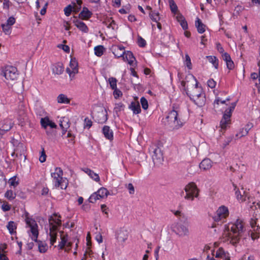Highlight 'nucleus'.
<instances>
[{"label":"nucleus","mask_w":260,"mask_h":260,"mask_svg":"<svg viewBox=\"0 0 260 260\" xmlns=\"http://www.w3.org/2000/svg\"><path fill=\"white\" fill-rule=\"evenodd\" d=\"M15 18L14 17L11 16L8 19L5 24L12 26L15 23Z\"/></svg>","instance_id":"bf43d9fd"},{"label":"nucleus","mask_w":260,"mask_h":260,"mask_svg":"<svg viewBox=\"0 0 260 260\" xmlns=\"http://www.w3.org/2000/svg\"><path fill=\"white\" fill-rule=\"evenodd\" d=\"M258 219L256 218H251L250 220V225L253 231H258L260 229V226L257 225V221Z\"/></svg>","instance_id":"c9c22d12"},{"label":"nucleus","mask_w":260,"mask_h":260,"mask_svg":"<svg viewBox=\"0 0 260 260\" xmlns=\"http://www.w3.org/2000/svg\"><path fill=\"white\" fill-rule=\"evenodd\" d=\"M7 228L9 230L10 234H13L14 230L16 229V225L15 223L13 221H10L7 225Z\"/></svg>","instance_id":"58836bf2"},{"label":"nucleus","mask_w":260,"mask_h":260,"mask_svg":"<svg viewBox=\"0 0 260 260\" xmlns=\"http://www.w3.org/2000/svg\"><path fill=\"white\" fill-rule=\"evenodd\" d=\"M110 23L108 24L107 22H105L106 25H107V27L110 28H111L113 30L115 29V22L113 20H111L109 21Z\"/></svg>","instance_id":"052dcab7"},{"label":"nucleus","mask_w":260,"mask_h":260,"mask_svg":"<svg viewBox=\"0 0 260 260\" xmlns=\"http://www.w3.org/2000/svg\"><path fill=\"white\" fill-rule=\"evenodd\" d=\"M8 183L10 184V186H12L14 187L17 186L19 184L18 180H17L16 176L11 177L9 180Z\"/></svg>","instance_id":"79ce46f5"},{"label":"nucleus","mask_w":260,"mask_h":260,"mask_svg":"<svg viewBox=\"0 0 260 260\" xmlns=\"http://www.w3.org/2000/svg\"><path fill=\"white\" fill-rule=\"evenodd\" d=\"M41 124L42 127L46 128L48 126L51 128H56V125L52 121L50 120L48 117L42 118L41 119Z\"/></svg>","instance_id":"412c9836"},{"label":"nucleus","mask_w":260,"mask_h":260,"mask_svg":"<svg viewBox=\"0 0 260 260\" xmlns=\"http://www.w3.org/2000/svg\"><path fill=\"white\" fill-rule=\"evenodd\" d=\"M185 64L188 69H191L192 64L191 62V59L188 54H185Z\"/></svg>","instance_id":"864d4df0"},{"label":"nucleus","mask_w":260,"mask_h":260,"mask_svg":"<svg viewBox=\"0 0 260 260\" xmlns=\"http://www.w3.org/2000/svg\"><path fill=\"white\" fill-rule=\"evenodd\" d=\"M204 93L201 87H193L190 91H186V93L190 98L191 100H193L198 96L199 94Z\"/></svg>","instance_id":"2eb2a0df"},{"label":"nucleus","mask_w":260,"mask_h":260,"mask_svg":"<svg viewBox=\"0 0 260 260\" xmlns=\"http://www.w3.org/2000/svg\"><path fill=\"white\" fill-rule=\"evenodd\" d=\"M127 188L128 189L129 193L131 194H134L135 192V188L132 183H128Z\"/></svg>","instance_id":"338daca9"},{"label":"nucleus","mask_w":260,"mask_h":260,"mask_svg":"<svg viewBox=\"0 0 260 260\" xmlns=\"http://www.w3.org/2000/svg\"><path fill=\"white\" fill-rule=\"evenodd\" d=\"M102 132L106 139L110 141L113 139V132L109 126L105 125L103 127Z\"/></svg>","instance_id":"4be33fe9"},{"label":"nucleus","mask_w":260,"mask_h":260,"mask_svg":"<svg viewBox=\"0 0 260 260\" xmlns=\"http://www.w3.org/2000/svg\"><path fill=\"white\" fill-rule=\"evenodd\" d=\"M11 142L14 147V151L16 152V157L20 160L23 158L24 161L26 158V156L25 154L26 147L23 143L14 138L12 139Z\"/></svg>","instance_id":"423d86ee"},{"label":"nucleus","mask_w":260,"mask_h":260,"mask_svg":"<svg viewBox=\"0 0 260 260\" xmlns=\"http://www.w3.org/2000/svg\"><path fill=\"white\" fill-rule=\"evenodd\" d=\"M214 255V254H213ZM215 256L216 258H221L224 260H230L229 253L224 251V250L220 247L216 251Z\"/></svg>","instance_id":"dca6fc26"},{"label":"nucleus","mask_w":260,"mask_h":260,"mask_svg":"<svg viewBox=\"0 0 260 260\" xmlns=\"http://www.w3.org/2000/svg\"><path fill=\"white\" fill-rule=\"evenodd\" d=\"M59 48L62 49L66 52H69L70 51V47L68 45L59 44L57 46Z\"/></svg>","instance_id":"0e129e2a"},{"label":"nucleus","mask_w":260,"mask_h":260,"mask_svg":"<svg viewBox=\"0 0 260 260\" xmlns=\"http://www.w3.org/2000/svg\"><path fill=\"white\" fill-rule=\"evenodd\" d=\"M84 172L87 174L94 181L98 182L100 181V177L96 173H94L89 169L86 168L84 170Z\"/></svg>","instance_id":"2f4dec72"},{"label":"nucleus","mask_w":260,"mask_h":260,"mask_svg":"<svg viewBox=\"0 0 260 260\" xmlns=\"http://www.w3.org/2000/svg\"><path fill=\"white\" fill-rule=\"evenodd\" d=\"M196 26L197 28L198 31L200 34H203L205 31V25L204 24L201 19L197 18L196 22Z\"/></svg>","instance_id":"cd10ccee"},{"label":"nucleus","mask_w":260,"mask_h":260,"mask_svg":"<svg viewBox=\"0 0 260 260\" xmlns=\"http://www.w3.org/2000/svg\"><path fill=\"white\" fill-rule=\"evenodd\" d=\"M13 122L10 119L6 118L0 121V136L10 131L13 125Z\"/></svg>","instance_id":"9b49d317"},{"label":"nucleus","mask_w":260,"mask_h":260,"mask_svg":"<svg viewBox=\"0 0 260 260\" xmlns=\"http://www.w3.org/2000/svg\"><path fill=\"white\" fill-rule=\"evenodd\" d=\"M151 19L156 22L159 20V14L158 13L153 12H152L149 14Z\"/></svg>","instance_id":"09e8293b"},{"label":"nucleus","mask_w":260,"mask_h":260,"mask_svg":"<svg viewBox=\"0 0 260 260\" xmlns=\"http://www.w3.org/2000/svg\"><path fill=\"white\" fill-rule=\"evenodd\" d=\"M22 110H18V119L20 121V124L23 125V123L27 120V116L26 115L25 110L23 104H21Z\"/></svg>","instance_id":"aec40b11"},{"label":"nucleus","mask_w":260,"mask_h":260,"mask_svg":"<svg viewBox=\"0 0 260 260\" xmlns=\"http://www.w3.org/2000/svg\"><path fill=\"white\" fill-rule=\"evenodd\" d=\"M236 102L232 103L231 106L225 111L220 123L222 129H225L228 125L230 123V118L232 115V113L236 106Z\"/></svg>","instance_id":"6e6552de"},{"label":"nucleus","mask_w":260,"mask_h":260,"mask_svg":"<svg viewBox=\"0 0 260 260\" xmlns=\"http://www.w3.org/2000/svg\"><path fill=\"white\" fill-rule=\"evenodd\" d=\"M123 108H124L123 104L121 103H119L116 104L115 108H114V110L116 112H119V111H120L123 110Z\"/></svg>","instance_id":"13d9d810"},{"label":"nucleus","mask_w":260,"mask_h":260,"mask_svg":"<svg viewBox=\"0 0 260 260\" xmlns=\"http://www.w3.org/2000/svg\"><path fill=\"white\" fill-rule=\"evenodd\" d=\"M53 73L57 74L60 75L63 72V68L62 67V64L61 63H57L53 66L52 68Z\"/></svg>","instance_id":"7c9ffc66"},{"label":"nucleus","mask_w":260,"mask_h":260,"mask_svg":"<svg viewBox=\"0 0 260 260\" xmlns=\"http://www.w3.org/2000/svg\"><path fill=\"white\" fill-rule=\"evenodd\" d=\"M113 92V95L115 99H117L119 97H120V96H122V92L120 90H119L117 88H115Z\"/></svg>","instance_id":"680f3d73"},{"label":"nucleus","mask_w":260,"mask_h":260,"mask_svg":"<svg viewBox=\"0 0 260 260\" xmlns=\"http://www.w3.org/2000/svg\"><path fill=\"white\" fill-rule=\"evenodd\" d=\"M174 232L179 237L187 236L189 234L188 226L182 223H178L176 225Z\"/></svg>","instance_id":"ddd939ff"},{"label":"nucleus","mask_w":260,"mask_h":260,"mask_svg":"<svg viewBox=\"0 0 260 260\" xmlns=\"http://www.w3.org/2000/svg\"><path fill=\"white\" fill-rule=\"evenodd\" d=\"M96 193H97L100 198H104L107 197L109 191L106 188L102 187L96 192Z\"/></svg>","instance_id":"72a5a7b5"},{"label":"nucleus","mask_w":260,"mask_h":260,"mask_svg":"<svg viewBox=\"0 0 260 260\" xmlns=\"http://www.w3.org/2000/svg\"><path fill=\"white\" fill-rule=\"evenodd\" d=\"M138 45L141 47H144L146 44L145 40L143 39L141 37L139 36L138 39Z\"/></svg>","instance_id":"6e6d98bb"},{"label":"nucleus","mask_w":260,"mask_h":260,"mask_svg":"<svg viewBox=\"0 0 260 260\" xmlns=\"http://www.w3.org/2000/svg\"><path fill=\"white\" fill-rule=\"evenodd\" d=\"M104 48L102 45H99L94 47V53L99 57L101 56L103 54Z\"/></svg>","instance_id":"e433bc0d"},{"label":"nucleus","mask_w":260,"mask_h":260,"mask_svg":"<svg viewBox=\"0 0 260 260\" xmlns=\"http://www.w3.org/2000/svg\"><path fill=\"white\" fill-rule=\"evenodd\" d=\"M196 105L198 107L203 106L206 103V98L205 93L199 94V95L196 98L192 100Z\"/></svg>","instance_id":"f3484780"},{"label":"nucleus","mask_w":260,"mask_h":260,"mask_svg":"<svg viewBox=\"0 0 260 260\" xmlns=\"http://www.w3.org/2000/svg\"><path fill=\"white\" fill-rule=\"evenodd\" d=\"M113 53L117 58L123 57L125 53L124 47L122 46H115L113 48Z\"/></svg>","instance_id":"5701e85b"},{"label":"nucleus","mask_w":260,"mask_h":260,"mask_svg":"<svg viewBox=\"0 0 260 260\" xmlns=\"http://www.w3.org/2000/svg\"><path fill=\"white\" fill-rule=\"evenodd\" d=\"M92 122L90 119L86 117L84 121V127L89 128L92 126Z\"/></svg>","instance_id":"5fc2aeb1"},{"label":"nucleus","mask_w":260,"mask_h":260,"mask_svg":"<svg viewBox=\"0 0 260 260\" xmlns=\"http://www.w3.org/2000/svg\"><path fill=\"white\" fill-rule=\"evenodd\" d=\"M73 22L74 23L75 26L81 31L86 33L88 31V28L87 25L83 22L76 19L74 20Z\"/></svg>","instance_id":"393cba45"},{"label":"nucleus","mask_w":260,"mask_h":260,"mask_svg":"<svg viewBox=\"0 0 260 260\" xmlns=\"http://www.w3.org/2000/svg\"><path fill=\"white\" fill-rule=\"evenodd\" d=\"M70 66L72 70V72H73L74 75H75L76 74L78 73V62L75 58H71L70 63Z\"/></svg>","instance_id":"c756f323"},{"label":"nucleus","mask_w":260,"mask_h":260,"mask_svg":"<svg viewBox=\"0 0 260 260\" xmlns=\"http://www.w3.org/2000/svg\"><path fill=\"white\" fill-rule=\"evenodd\" d=\"M61 241L59 242L58 247L59 249H64L68 242V235H61Z\"/></svg>","instance_id":"473e14b6"},{"label":"nucleus","mask_w":260,"mask_h":260,"mask_svg":"<svg viewBox=\"0 0 260 260\" xmlns=\"http://www.w3.org/2000/svg\"><path fill=\"white\" fill-rule=\"evenodd\" d=\"M129 108L131 109L134 114H137L141 112V110L139 102H132L129 106Z\"/></svg>","instance_id":"bb28decb"},{"label":"nucleus","mask_w":260,"mask_h":260,"mask_svg":"<svg viewBox=\"0 0 260 260\" xmlns=\"http://www.w3.org/2000/svg\"><path fill=\"white\" fill-rule=\"evenodd\" d=\"M25 221L27 225L30 228V232L31 235L30 236L32 240L37 242L38 244V247L39 251L41 253L45 252L48 248L47 244L41 241L38 240L37 238L39 235L38 226L36 221L30 218L26 217Z\"/></svg>","instance_id":"f03ea898"},{"label":"nucleus","mask_w":260,"mask_h":260,"mask_svg":"<svg viewBox=\"0 0 260 260\" xmlns=\"http://www.w3.org/2000/svg\"><path fill=\"white\" fill-rule=\"evenodd\" d=\"M109 82L110 86L112 89L117 88H116L117 80L116 79V78H113V77H111L109 79Z\"/></svg>","instance_id":"de8ad7c7"},{"label":"nucleus","mask_w":260,"mask_h":260,"mask_svg":"<svg viewBox=\"0 0 260 260\" xmlns=\"http://www.w3.org/2000/svg\"><path fill=\"white\" fill-rule=\"evenodd\" d=\"M169 3L171 12L176 14L178 11V8L174 0H169Z\"/></svg>","instance_id":"a19ab883"},{"label":"nucleus","mask_w":260,"mask_h":260,"mask_svg":"<svg viewBox=\"0 0 260 260\" xmlns=\"http://www.w3.org/2000/svg\"><path fill=\"white\" fill-rule=\"evenodd\" d=\"M16 193L12 190H8L5 194V197L10 201L13 200L16 197Z\"/></svg>","instance_id":"4c0bfd02"},{"label":"nucleus","mask_w":260,"mask_h":260,"mask_svg":"<svg viewBox=\"0 0 260 260\" xmlns=\"http://www.w3.org/2000/svg\"><path fill=\"white\" fill-rule=\"evenodd\" d=\"M152 158L155 165L158 166L162 164L164 161V157L159 148L155 147L153 149Z\"/></svg>","instance_id":"f8f14e48"},{"label":"nucleus","mask_w":260,"mask_h":260,"mask_svg":"<svg viewBox=\"0 0 260 260\" xmlns=\"http://www.w3.org/2000/svg\"><path fill=\"white\" fill-rule=\"evenodd\" d=\"M3 75L8 81H14L17 79L18 75L16 67L8 66L3 70Z\"/></svg>","instance_id":"1a4fd4ad"},{"label":"nucleus","mask_w":260,"mask_h":260,"mask_svg":"<svg viewBox=\"0 0 260 260\" xmlns=\"http://www.w3.org/2000/svg\"><path fill=\"white\" fill-rule=\"evenodd\" d=\"M209 61L213 64L215 69L218 68V59L215 56H207Z\"/></svg>","instance_id":"ea45409f"},{"label":"nucleus","mask_w":260,"mask_h":260,"mask_svg":"<svg viewBox=\"0 0 260 260\" xmlns=\"http://www.w3.org/2000/svg\"><path fill=\"white\" fill-rule=\"evenodd\" d=\"M72 11V7L71 5H68L64 9V14L67 16H69L71 14Z\"/></svg>","instance_id":"4d7b16f0"},{"label":"nucleus","mask_w":260,"mask_h":260,"mask_svg":"<svg viewBox=\"0 0 260 260\" xmlns=\"http://www.w3.org/2000/svg\"><path fill=\"white\" fill-rule=\"evenodd\" d=\"M92 13L85 7L83 8L82 11L79 14V17L82 19L87 20L91 17Z\"/></svg>","instance_id":"b1692460"},{"label":"nucleus","mask_w":260,"mask_h":260,"mask_svg":"<svg viewBox=\"0 0 260 260\" xmlns=\"http://www.w3.org/2000/svg\"><path fill=\"white\" fill-rule=\"evenodd\" d=\"M229 215V211L228 207L225 206H221L217 210L213 219L215 221L218 222L223 220Z\"/></svg>","instance_id":"9d476101"},{"label":"nucleus","mask_w":260,"mask_h":260,"mask_svg":"<svg viewBox=\"0 0 260 260\" xmlns=\"http://www.w3.org/2000/svg\"><path fill=\"white\" fill-rule=\"evenodd\" d=\"M11 4V3L10 2V1L9 0H4V2H3L4 9L8 10L9 9Z\"/></svg>","instance_id":"774afa93"},{"label":"nucleus","mask_w":260,"mask_h":260,"mask_svg":"<svg viewBox=\"0 0 260 260\" xmlns=\"http://www.w3.org/2000/svg\"><path fill=\"white\" fill-rule=\"evenodd\" d=\"M230 98H228L226 99L225 100L221 101L219 98H217L214 102V108H216L217 107V106L219 105V102H220L221 104H224L226 101H230Z\"/></svg>","instance_id":"8fccbe9b"},{"label":"nucleus","mask_w":260,"mask_h":260,"mask_svg":"<svg viewBox=\"0 0 260 260\" xmlns=\"http://www.w3.org/2000/svg\"><path fill=\"white\" fill-rule=\"evenodd\" d=\"M140 102L142 105V107L144 110H146L148 109V104L147 100L144 98L142 97L140 99Z\"/></svg>","instance_id":"3c124183"},{"label":"nucleus","mask_w":260,"mask_h":260,"mask_svg":"<svg viewBox=\"0 0 260 260\" xmlns=\"http://www.w3.org/2000/svg\"><path fill=\"white\" fill-rule=\"evenodd\" d=\"M233 186L234 190L235 191V194L238 200L244 202L246 201V197L247 196V193L245 191L243 190V188H242V194L241 191L239 190L236 185L233 183Z\"/></svg>","instance_id":"4468645a"},{"label":"nucleus","mask_w":260,"mask_h":260,"mask_svg":"<svg viewBox=\"0 0 260 260\" xmlns=\"http://www.w3.org/2000/svg\"><path fill=\"white\" fill-rule=\"evenodd\" d=\"M57 102L61 104H69L70 102V100L63 94H60L57 96Z\"/></svg>","instance_id":"f704fd0d"},{"label":"nucleus","mask_w":260,"mask_h":260,"mask_svg":"<svg viewBox=\"0 0 260 260\" xmlns=\"http://www.w3.org/2000/svg\"><path fill=\"white\" fill-rule=\"evenodd\" d=\"M245 233V229L243 221L238 219L235 222L225 225L222 235L223 241L229 242L232 245H236Z\"/></svg>","instance_id":"f257e3e1"},{"label":"nucleus","mask_w":260,"mask_h":260,"mask_svg":"<svg viewBox=\"0 0 260 260\" xmlns=\"http://www.w3.org/2000/svg\"><path fill=\"white\" fill-rule=\"evenodd\" d=\"M62 175V170L60 168L58 167L55 168L54 172L51 174L52 178H53L55 187H60L61 189H65L68 186V181L66 178H63Z\"/></svg>","instance_id":"20e7f679"},{"label":"nucleus","mask_w":260,"mask_h":260,"mask_svg":"<svg viewBox=\"0 0 260 260\" xmlns=\"http://www.w3.org/2000/svg\"><path fill=\"white\" fill-rule=\"evenodd\" d=\"M41 149H42V151L41 153V155L39 157V160L42 163L46 161L47 156L45 153L44 148L42 147Z\"/></svg>","instance_id":"a18cd8bd"},{"label":"nucleus","mask_w":260,"mask_h":260,"mask_svg":"<svg viewBox=\"0 0 260 260\" xmlns=\"http://www.w3.org/2000/svg\"><path fill=\"white\" fill-rule=\"evenodd\" d=\"M178 19L182 28L184 30H186L188 28V24L186 21H185L183 17L182 16L180 17Z\"/></svg>","instance_id":"37998d69"},{"label":"nucleus","mask_w":260,"mask_h":260,"mask_svg":"<svg viewBox=\"0 0 260 260\" xmlns=\"http://www.w3.org/2000/svg\"><path fill=\"white\" fill-rule=\"evenodd\" d=\"M2 209L5 212L8 211L11 209V206L8 203H4L2 206Z\"/></svg>","instance_id":"69168bd1"},{"label":"nucleus","mask_w":260,"mask_h":260,"mask_svg":"<svg viewBox=\"0 0 260 260\" xmlns=\"http://www.w3.org/2000/svg\"><path fill=\"white\" fill-rule=\"evenodd\" d=\"M116 238L119 242H124L127 238V234L126 231L123 230L119 231L117 233Z\"/></svg>","instance_id":"c85d7f7f"},{"label":"nucleus","mask_w":260,"mask_h":260,"mask_svg":"<svg viewBox=\"0 0 260 260\" xmlns=\"http://www.w3.org/2000/svg\"><path fill=\"white\" fill-rule=\"evenodd\" d=\"M94 116L96 117L99 123H104L106 122L108 119L106 111H104L103 109H101V110L98 112L97 114H95Z\"/></svg>","instance_id":"a211bd4d"},{"label":"nucleus","mask_w":260,"mask_h":260,"mask_svg":"<svg viewBox=\"0 0 260 260\" xmlns=\"http://www.w3.org/2000/svg\"><path fill=\"white\" fill-rule=\"evenodd\" d=\"M122 57L123 59L125 61H127L130 65H132L134 60H135V58L134 56L133 53L129 51H125V53Z\"/></svg>","instance_id":"a878e982"},{"label":"nucleus","mask_w":260,"mask_h":260,"mask_svg":"<svg viewBox=\"0 0 260 260\" xmlns=\"http://www.w3.org/2000/svg\"><path fill=\"white\" fill-rule=\"evenodd\" d=\"M179 112V107L174 105L173 106V110L168 113V115L165 118L167 122V124L171 127H178L182 126L183 122L178 118Z\"/></svg>","instance_id":"7ed1b4c3"},{"label":"nucleus","mask_w":260,"mask_h":260,"mask_svg":"<svg viewBox=\"0 0 260 260\" xmlns=\"http://www.w3.org/2000/svg\"><path fill=\"white\" fill-rule=\"evenodd\" d=\"M212 166V162L209 158H205L203 159L199 165L200 168L203 171L209 170Z\"/></svg>","instance_id":"6ab92c4d"},{"label":"nucleus","mask_w":260,"mask_h":260,"mask_svg":"<svg viewBox=\"0 0 260 260\" xmlns=\"http://www.w3.org/2000/svg\"><path fill=\"white\" fill-rule=\"evenodd\" d=\"M3 30L6 35H9L11 33V26H9L8 25L4 23L1 25Z\"/></svg>","instance_id":"c03bdc74"},{"label":"nucleus","mask_w":260,"mask_h":260,"mask_svg":"<svg viewBox=\"0 0 260 260\" xmlns=\"http://www.w3.org/2000/svg\"><path fill=\"white\" fill-rule=\"evenodd\" d=\"M99 199H100V197H98L97 193H96V192H95L90 196L88 200H89V202L93 203L95 202V201Z\"/></svg>","instance_id":"603ef678"},{"label":"nucleus","mask_w":260,"mask_h":260,"mask_svg":"<svg viewBox=\"0 0 260 260\" xmlns=\"http://www.w3.org/2000/svg\"><path fill=\"white\" fill-rule=\"evenodd\" d=\"M61 217L58 216L57 218H54L53 217H50L49 219V236L50 244L53 245L56 241L57 226H60L61 224V221L60 220Z\"/></svg>","instance_id":"39448f33"},{"label":"nucleus","mask_w":260,"mask_h":260,"mask_svg":"<svg viewBox=\"0 0 260 260\" xmlns=\"http://www.w3.org/2000/svg\"><path fill=\"white\" fill-rule=\"evenodd\" d=\"M185 195L184 198L187 200L193 201L194 198H197L199 195V189L194 183H190L185 188Z\"/></svg>","instance_id":"0eeeda50"},{"label":"nucleus","mask_w":260,"mask_h":260,"mask_svg":"<svg viewBox=\"0 0 260 260\" xmlns=\"http://www.w3.org/2000/svg\"><path fill=\"white\" fill-rule=\"evenodd\" d=\"M247 134V131H246L244 128H242L240 129V131L236 134V137L238 138H240L242 137L246 136Z\"/></svg>","instance_id":"49530a36"},{"label":"nucleus","mask_w":260,"mask_h":260,"mask_svg":"<svg viewBox=\"0 0 260 260\" xmlns=\"http://www.w3.org/2000/svg\"><path fill=\"white\" fill-rule=\"evenodd\" d=\"M216 84V82L213 79H210L207 81L208 86L211 88H214Z\"/></svg>","instance_id":"e2e57ef3"}]
</instances>
